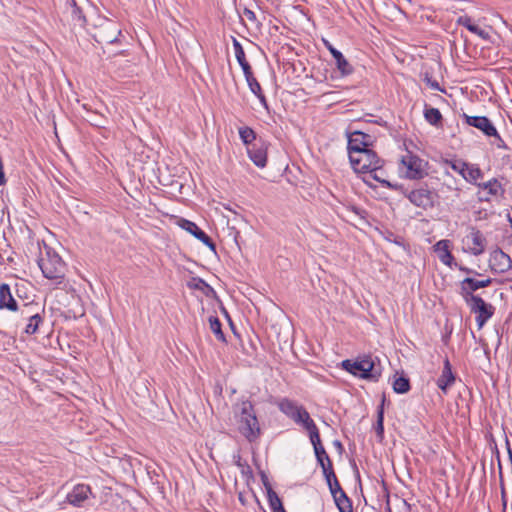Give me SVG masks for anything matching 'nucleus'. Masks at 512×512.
<instances>
[{
    "label": "nucleus",
    "mask_w": 512,
    "mask_h": 512,
    "mask_svg": "<svg viewBox=\"0 0 512 512\" xmlns=\"http://www.w3.org/2000/svg\"><path fill=\"white\" fill-rule=\"evenodd\" d=\"M37 263L45 278L55 280L58 284L62 282L65 277L66 264L53 248L44 245V250L40 251Z\"/></svg>",
    "instance_id": "nucleus-1"
},
{
    "label": "nucleus",
    "mask_w": 512,
    "mask_h": 512,
    "mask_svg": "<svg viewBox=\"0 0 512 512\" xmlns=\"http://www.w3.org/2000/svg\"><path fill=\"white\" fill-rule=\"evenodd\" d=\"M377 360L378 359L372 357V355H364L358 357L356 360L346 359L342 361L341 366L345 371L354 376L376 382L381 376L380 365H376Z\"/></svg>",
    "instance_id": "nucleus-2"
},
{
    "label": "nucleus",
    "mask_w": 512,
    "mask_h": 512,
    "mask_svg": "<svg viewBox=\"0 0 512 512\" xmlns=\"http://www.w3.org/2000/svg\"><path fill=\"white\" fill-rule=\"evenodd\" d=\"M397 191L404 195L411 204L423 210L432 209L438 196L427 183H419L412 188L405 187L402 184V189H397Z\"/></svg>",
    "instance_id": "nucleus-3"
},
{
    "label": "nucleus",
    "mask_w": 512,
    "mask_h": 512,
    "mask_svg": "<svg viewBox=\"0 0 512 512\" xmlns=\"http://www.w3.org/2000/svg\"><path fill=\"white\" fill-rule=\"evenodd\" d=\"M239 431L249 441H256L261 435L259 421L251 401L246 400L240 404Z\"/></svg>",
    "instance_id": "nucleus-4"
},
{
    "label": "nucleus",
    "mask_w": 512,
    "mask_h": 512,
    "mask_svg": "<svg viewBox=\"0 0 512 512\" xmlns=\"http://www.w3.org/2000/svg\"><path fill=\"white\" fill-rule=\"evenodd\" d=\"M465 124L478 129L485 137L491 139L490 143L498 149H508L504 139L499 134L494 123L486 116H470L466 113L461 115Z\"/></svg>",
    "instance_id": "nucleus-5"
},
{
    "label": "nucleus",
    "mask_w": 512,
    "mask_h": 512,
    "mask_svg": "<svg viewBox=\"0 0 512 512\" xmlns=\"http://www.w3.org/2000/svg\"><path fill=\"white\" fill-rule=\"evenodd\" d=\"M349 161L354 172L366 174L377 165H384L385 161L371 148L362 150L349 156Z\"/></svg>",
    "instance_id": "nucleus-6"
},
{
    "label": "nucleus",
    "mask_w": 512,
    "mask_h": 512,
    "mask_svg": "<svg viewBox=\"0 0 512 512\" xmlns=\"http://www.w3.org/2000/svg\"><path fill=\"white\" fill-rule=\"evenodd\" d=\"M401 164V171L404 173L403 176L407 179L421 180L427 176L425 170L427 163L411 152H408L402 157Z\"/></svg>",
    "instance_id": "nucleus-7"
},
{
    "label": "nucleus",
    "mask_w": 512,
    "mask_h": 512,
    "mask_svg": "<svg viewBox=\"0 0 512 512\" xmlns=\"http://www.w3.org/2000/svg\"><path fill=\"white\" fill-rule=\"evenodd\" d=\"M465 303L469 306L472 313L476 315V323L478 329H481L486 322L494 315L495 308L486 303L481 297H471L464 299Z\"/></svg>",
    "instance_id": "nucleus-8"
},
{
    "label": "nucleus",
    "mask_w": 512,
    "mask_h": 512,
    "mask_svg": "<svg viewBox=\"0 0 512 512\" xmlns=\"http://www.w3.org/2000/svg\"><path fill=\"white\" fill-rule=\"evenodd\" d=\"M323 476L334 499L336 507H340L352 502L351 499L347 496L346 492L342 489L333 467L328 465V467L323 472Z\"/></svg>",
    "instance_id": "nucleus-9"
},
{
    "label": "nucleus",
    "mask_w": 512,
    "mask_h": 512,
    "mask_svg": "<svg viewBox=\"0 0 512 512\" xmlns=\"http://www.w3.org/2000/svg\"><path fill=\"white\" fill-rule=\"evenodd\" d=\"M121 35V29L117 22L105 19L96 29L95 40L100 44H113L118 41Z\"/></svg>",
    "instance_id": "nucleus-10"
},
{
    "label": "nucleus",
    "mask_w": 512,
    "mask_h": 512,
    "mask_svg": "<svg viewBox=\"0 0 512 512\" xmlns=\"http://www.w3.org/2000/svg\"><path fill=\"white\" fill-rule=\"evenodd\" d=\"M464 251L474 256L481 255L485 251L487 240L483 233L476 227H471L469 234L463 240Z\"/></svg>",
    "instance_id": "nucleus-11"
},
{
    "label": "nucleus",
    "mask_w": 512,
    "mask_h": 512,
    "mask_svg": "<svg viewBox=\"0 0 512 512\" xmlns=\"http://www.w3.org/2000/svg\"><path fill=\"white\" fill-rule=\"evenodd\" d=\"M373 143V136L361 131H354L348 135V154L350 156L356 153H361L362 150L371 148Z\"/></svg>",
    "instance_id": "nucleus-12"
},
{
    "label": "nucleus",
    "mask_w": 512,
    "mask_h": 512,
    "mask_svg": "<svg viewBox=\"0 0 512 512\" xmlns=\"http://www.w3.org/2000/svg\"><path fill=\"white\" fill-rule=\"evenodd\" d=\"M177 224L180 228L201 241L211 251L216 252V244L196 223L185 218H179Z\"/></svg>",
    "instance_id": "nucleus-13"
},
{
    "label": "nucleus",
    "mask_w": 512,
    "mask_h": 512,
    "mask_svg": "<svg viewBox=\"0 0 512 512\" xmlns=\"http://www.w3.org/2000/svg\"><path fill=\"white\" fill-rule=\"evenodd\" d=\"M493 279L487 277L482 280L475 279L473 277L464 278L459 286H460V295L463 299H470L471 297H480L479 295H475L474 292L478 289L488 287L492 284Z\"/></svg>",
    "instance_id": "nucleus-14"
},
{
    "label": "nucleus",
    "mask_w": 512,
    "mask_h": 512,
    "mask_svg": "<svg viewBox=\"0 0 512 512\" xmlns=\"http://www.w3.org/2000/svg\"><path fill=\"white\" fill-rule=\"evenodd\" d=\"M511 266V258L501 249H495L490 253L489 267L492 272L502 274L507 272L511 268Z\"/></svg>",
    "instance_id": "nucleus-15"
},
{
    "label": "nucleus",
    "mask_w": 512,
    "mask_h": 512,
    "mask_svg": "<svg viewBox=\"0 0 512 512\" xmlns=\"http://www.w3.org/2000/svg\"><path fill=\"white\" fill-rule=\"evenodd\" d=\"M384 165H377L372 168L369 172H367L365 177H363V181L369 187H373L371 180L379 182L382 186L397 191V189H402V184L392 183L384 178L385 171L383 170Z\"/></svg>",
    "instance_id": "nucleus-16"
},
{
    "label": "nucleus",
    "mask_w": 512,
    "mask_h": 512,
    "mask_svg": "<svg viewBox=\"0 0 512 512\" xmlns=\"http://www.w3.org/2000/svg\"><path fill=\"white\" fill-rule=\"evenodd\" d=\"M267 149L268 144L262 139H258V141L247 147L248 156L257 167L263 168L266 166Z\"/></svg>",
    "instance_id": "nucleus-17"
},
{
    "label": "nucleus",
    "mask_w": 512,
    "mask_h": 512,
    "mask_svg": "<svg viewBox=\"0 0 512 512\" xmlns=\"http://www.w3.org/2000/svg\"><path fill=\"white\" fill-rule=\"evenodd\" d=\"M456 381V376L452 371V365L448 358H445L441 375L438 377L436 384L443 394H447L448 390Z\"/></svg>",
    "instance_id": "nucleus-18"
},
{
    "label": "nucleus",
    "mask_w": 512,
    "mask_h": 512,
    "mask_svg": "<svg viewBox=\"0 0 512 512\" xmlns=\"http://www.w3.org/2000/svg\"><path fill=\"white\" fill-rule=\"evenodd\" d=\"M19 304L11 292V287L7 283L0 284V310L17 312Z\"/></svg>",
    "instance_id": "nucleus-19"
},
{
    "label": "nucleus",
    "mask_w": 512,
    "mask_h": 512,
    "mask_svg": "<svg viewBox=\"0 0 512 512\" xmlns=\"http://www.w3.org/2000/svg\"><path fill=\"white\" fill-rule=\"evenodd\" d=\"M91 493V489L88 485L78 484L76 485L71 492L67 495L68 503L74 506H81L85 500H87L88 495Z\"/></svg>",
    "instance_id": "nucleus-20"
},
{
    "label": "nucleus",
    "mask_w": 512,
    "mask_h": 512,
    "mask_svg": "<svg viewBox=\"0 0 512 512\" xmlns=\"http://www.w3.org/2000/svg\"><path fill=\"white\" fill-rule=\"evenodd\" d=\"M435 252L438 254L440 261L449 266L453 267V263L455 262L454 256L450 252V241L449 240H440L434 245Z\"/></svg>",
    "instance_id": "nucleus-21"
},
{
    "label": "nucleus",
    "mask_w": 512,
    "mask_h": 512,
    "mask_svg": "<svg viewBox=\"0 0 512 512\" xmlns=\"http://www.w3.org/2000/svg\"><path fill=\"white\" fill-rule=\"evenodd\" d=\"M66 8L71 14L74 25L81 28L85 27L87 20L76 0H66Z\"/></svg>",
    "instance_id": "nucleus-22"
},
{
    "label": "nucleus",
    "mask_w": 512,
    "mask_h": 512,
    "mask_svg": "<svg viewBox=\"0 0 512 512\" xmlns=\"http://www.w3.org/2000/svg\"><path fill=\"white\" fill-rule=\"evenodd\" d=\"M262 480H263V484L267 490L268 502H269V506H270V509L272 510V512H286L283 507L281 499L279 498L277 493L273 490V488L271 487V485L265 475H263Z\"/></svg>",
    "instance_id": "nucleus-23"
},
{
    "label": "nucleus",
    "mask_w": 512,
    "mask_h": 512,
    "mask_svg": "<svg viewBox=\"0 0 512 512\" xmlns=\"http://www.w3.org/2000/svg\"><path fill=\"white\" fill-rule=\"evenodd\" d=\"M20 313L21 319L26 322L35 317L39 312H42V309L40 308L38 303L34 302H24L21 305H19L18 311Z\"/></svg>",
    "instance_id": "nucleus-24"
},
{
    "label": "nucleus",
    "mask_w": 512,
    "mask_h": 512,
    "mask_svg": "<svg viewBox=\"0 0 512 512\" xmlns=\"http://www.w3.org/2000/svg\"><path fill=\"white\" fill-rule=\"evenodd\" d=\"M279 410L293 421L296 419L297 413L302 408V405H298L296 402L284 398L279 402Z\"/></svg>",
    "instance_id": "nucleus-25"
},
{
    "label": "nucleus",
    "mask_w": 512,
    "mask_h": 512,
    "mask_svg": "<svg viewBox=\"0 0 512 512\" xmlns=\"http://www.w3.org/2000/svg\"><path fill=\"white\" fill-rule=\"evenodd\" d=\"M332 57L334 58L336 67L342 76H349L354 72L353 66L346 60L342 52L333 51Z\"/></svg>",
    "instance_id": "nucleus-26"
},
{
    "label": "nucleus",
    "mask_w": 512,
    "mask_h": 512,
    "mask_svg": "<svg viewBox=\"0 0 512 512\" xmlns=\"http://www.w3.org/2000/svg\"><path fill=\"white\" fill-rule=\"evenodd\" d=\"M233 47H234L235 57L237 59L238 64L241 66L243 73L246 74V73L252 71L251 65L246 60L243 46L236 38H233Z\"/></svg>",
    "instance_id": "nucleus-27"
},
{
    "label": "nucleus",
    "mask_w": 512,
    "mask_h": 512,
    "mask_svg": "<svg viewBox=\"0 0 512 512\" xmlns=\"http://www.w3.org/2000/svg\"><path fill=\"white\" fill-rule=\"evenodd\" d=\"M424 118L429 124L436 127L440 126L443 120L442 114L439 111V109L430 107L428 105H425L424 108Z\"/></svg>",
    "instance_id": "nucleus-28"
},
{
    "label": "nucleus",
    "mask_w": 512,
    "mask_h": 512,
    "mask_svg": "<svg viewBox=\"0 0 512 512\" xmlns=\"http://www.w3.org/2000/svg\"><path fill=\"white\" fill-rule=\"evenodd\" d=\"M478 187L487 191L490 196H498L504 192L502 184L496 179L492 178L491 180L477 184Z\"/></svg>",
    "instance_id": "nucleus-29"
},
{
    "label": "nucleus",
    "mask_w": 512,
    "mask_h": 512,
    "mask_svg": "<svg viewBox=\"0 0 512 512\" xmlns=\"http://www.w3.org/2000/svg\"><path fill=\"white\" fill-rule=\"evenodd\" d=\"M188 286L192 289L200 290L206 296H210L215 293L214 289L200 277L192 278L188 283Z\"/></svg>",
    "instance_id": "nucleus-30"
},
{
    "label": "nucleus",
    "mask_w": 512,
    "mask_h": 512,
    "mask_svg": "<svg viewBox=\"0 0 512 512\" xmlns=\"http://www.w3.org/2000/svg\"><path fill=\"white\" fill-rule=\"evenodd\" d=\"M44 308H42V312H39L35 317L30 319L29 321H26V325L24 328V332L28 335H33L38 332L39 326L44 321Z\"/></svg>",
    "instance_id": "nucleus-31"
},
{
    "label": "nucleus",
    "mask_w": 512,
    "mask_h": 512,
    "mask_svg": "<svg viewBox=\"0 0 512 512\" xmlns=\"http://www.w3.org/2000/svg\"><path fill=\"white\" fill-rule=\"evenodd\" d=\"M314 454L317 460L318 465L322 468V472L325 471V469L330 465V467H333V463L326 452L324 446L318 447L314 449Z\"/></svg>",
    "instance_id": "nucleus-32"
},
{
    "label": "nucleus",
    "mask_w": 512,
    "mask_h": 512,
    "mask_svg": "<svg viewBox=\"0 0 512 512\" xmlns=\"http://www.w3.org/2000/svg\"><path fill=\"white\" fill-rule=\"evenodd\" d=\"M208 320L210 329L215 334L216 338L223 343H227L225 334L222 331V324L220 319L217 316L212 315Z\"/></svg>",
    "instance_id": "nucleus-33"
},
{
    "label": "nucleus",
    "mask_w": 512,
    "mask_h": 512,
    "mask_svg": "<svg viewBox=\"0 0 512 512\" xmlns=\"http://www.w3.org/2000/svg\"><path fill=\"white\" fill-rule=\"evenodd\" d=\"M392 386L393 391L397 394H405L411 389L410 380L405 376L395 378Z\"/></svg>",
    "instance_id": "nucleus-34"
},
{
    "label": "nucleus",
    "mask_w": 512,
    "mask_h": 512,
    "mask_svg": "<svg viewBox=\"0 0 512 512\" xmlns=\"http://www.w3.org/2000/svg\"><path fill=\"white\" fill-rule=\"evenodd\" d=\"M239 136H240V139L242 140V142L248 147V146H251L254 142L258 141L257 138H256V133L255 131L248 127V126H244V127H240L239 128Z\"/></svg>",
    "instance_id": "nucleus-35"
},
{
    "label": "nucleus",
    "mask_w": 512,
    "mask_h": 512,
    "mask_svg": "<svg viewBox=\"0 0 512 512\" xmlns=\"http://www.w3.org/2000/svg\"><path fill=\"white\" fill-rule=\"evenodd\" d=\"M384 401L385 398L382 399L381 405L377 409V421L374 426L377 437L383 439L384 437Z\"/></svg>",
    "instance_id": "nucleus-36"
},
{
    "label": "nucleus",
    "mask_w": 512,
    "mask_h": 512,
    "mask_svg": "<svg viewBox=\"0 0 512 512\" xmlns=\"http://www.w3.org/2000/svg\"><path fill=\"white\" fill-rule=\"evenodd\" d=\"M483 177V173L478 166L467 165V170L463 178L470 183L476 184L477 180Z\"/></svg>",
    "instance_id": "nucleus-37"
},
{
    "label": "nucleus",
    "mask_w": 512,
    "mask_h": 512,
    "mask_svg": "<svg viewBox=\"0 0 512 512\" xmlns=\"http://www.w3.org/2000/svg\"><path fill=\"white\" fill-rule=\"evenodd\" d=\"M459 24L465 26L470 32L481 36L482 38H486L487 33L481 29L478 25L472 23L469 17H460L458 20Z\"/></svg>",
    "instance_id": "nucleus-38"
},
{
    "label": "nucleus",
    "mask_w": 512,
    "mask_h": 512,
    "mask_svg": "<svg viewBox=\"0 0 512 512\" xmlns=\"http://www.w3.org/2000/svg\"><path fill=\"white\" fill-rule=\"evenodd\" d=\"M306 430L309 433V438H310L311 444L313 446V449L323 446V444L321 442V438H320L319 429L315 423L310 424V426H308L306 428Z\"/></svg>",
    "instance_id": "nucleus-39"
},
{
    "label": "nucleus",
    "mask_w": 512,
    "mask_h": 512,
    "mask_svg": "<svg viewBox=\"0 0 512 512\" xmlns=\"http://www.w3.org/2000/svg\"><path fill=\"white\" fill-rule=\"evenodd\" d=\"M296 424L302 425L305 429L310 426V424H314L315 422L310 417L308 411L302 406L300 411L296 415V419L294 420Z\"/></svg>",
    "instance_id": "nucleus-40"
},
{
    "label": "nucleus",
    "mask_w": 512,
    "mask_h": 512,
    "mask_svg": "<svg viewBox=\"0 0 512 512\" xmlns=\"http://www.w3.org/2000/svg\"><path fill=\"white\" fill-rule=\"evenodd\" d=\"M244 76H245V79H246V82L248 84L250 91L254 95L260 94V92H262V88H261L260 83L254 77L253 71H250V72L244 74Z\"/></svg>",
    "instance_id": "nucleus-41"
},
{
    "label": "nucleus",
    "mask_w": 512,
    "mask_h": 512,
    "mask_svg": "<svg viewBox=\"0 0 512 512\" xmlns=\"http://www.w3.org/2000/svg\"><path fill=\"white\" fill-rule=\"evenodd\" d=\"M468 163L462 161V160H454L450 162V167L458 172L462 177L464 176L466 170H467Z\"/></svg>",
    "instance_id": "nucleus-42"
},
{
    "label": "nucleus",
    "mask_w": 512,
    "mask_h": 512,
    "mask_svg": "<svg viewBox=\"0 0 512 512\" xmlns=\"http://www.w3.org/2000/svg\"><path fill=\"white\" fill-rule=\"evenodd\" d=\"M346 210L354 213L355 216H357L358 218L363 219V220L365 219V216L367 214V212L364 209L357 207L355 205L346 206Z\"/></svg>",
    "instance_id": "nucleus-43"
},
{
    "label": "nucleus",
    "mask_w": 512,
    "mask_h": 512,
    "mask_svg": "<svg viewBox=\"0 0 512 512\" xmlns=\"http://www.w3.org/2000/svg\"><path fill=\"white\" fill-rule=\"evenodd\" d=\"M425 81H426L427 85H429L432 89H434V90H438V91H441V92H443V93H445V92H446L444 88H441V87H440V84H439V82H438L437 80L432 79V78H431V77H429V76H426V77H425Z\"/></svg>",
    "instance_id": "nucleus-44"
},
{
    "label": "nucleus",
    "mask_w": 512,
    "mask_h": 512,
    "mask_svg": "<svg viewBox=\"0 0 512 512\" xmlns=\"http://www.w3.org/2000/svg\"><path fill=\"white\" fill-rule=\"evenodd\" d=\"M453 266L457 267L460 271L466 273V274H472V275H476V276H480L481 274L479 272H477L476 270H473L471 268H468L466 266H463V265H459L458 263L454 262L453 263Z\"/></svg>",
    "instance_id": "nucleus-45"
},
{
    "label": "nucleus",
    "mask_w": 512,
    "mask_h": 512,
    "mask_svg": "<svg viewBox=\"0 0 512 512\" xmlns=\"http://www.w3.org/2000/svg\"><path fill=\"white\" fill-rule=\"evenodd\" d=\"M497 458H498V466H499V478H500L501 493H502V497L504 498L505 497V486H504L502 465H501L499 454L497 455Z\"/></svg>",
    "instance_id": "nucleus-46"
},
{
    "label": "nucleus",
    "mask_w": 512,
    "mask_h": 512,
    "mask_svg": "<svg viewBox=\"0 0 512 512\" xmlns=\"http://www.w3.org/2000/svg\"><path fill=\"white\" fill-rule=\"evenodd\" d=\"M243 15H244L248 20H250V21H252V22H255V21H256V15H255V13H254L252 10L248 9V8H244V10H243Z\"/></svg>",
    "instance_id": "nucleus-47"
},
{
    "label": "nucleus",
    "mask_w": 512,
    "mask_h": 512,
    "mask_svg": "<svg viewBox=\"0 0 512 512\" xmlns=\"http://www.w3.org/2000/svg\"><path fill=\"white\" fill-rule=\"evenodd\" d=\"M255 96L259 99V101L262 104V106L265 109H268V102H267V99H266L265 95L263 94V92H260V94L255 95Z\"/></svg>",
    "instance_id": "nucleus-48"
},
{
    "label": "nucleus",
    "mask_w": 512,
    "mask_h": 512,
    "mask_svg": "<svg viewBox=\"0 0 512 512\" xmlns=\"http://www.w3.org/2000/svg\"><path fill=\"white\" fill-rule=\"evenodd\" d=\"M339 512H353V506H352V502L348 503V504H345V505H342L340 507H337Z\"/></svg>",
    "instance_id": "nucleus-49"
},
{
    "label": "nucleus",
    "mask_w": 512,
    "mask_h": 512,
    "mask_svg": "<svg viewBox=\"0 0 512 512\" xmlns=\"http://www.w3.org/2000/svg\"><path fill=\"white\" fill-rule=\"evenodd\" d=\"M325 47L329 50V52L332 54L333 51H338L329 41L324 40Z\"/></svg>",
    "instance_id": "nucleus-50"
},
{
    "label": "nucleus",
    "mask_w": 512,
    "mask_h": 512,
    "mask_svg": "<svg viewBox=\"0 0 512 512\" xmlns=\"http://www.w3.org/2000/svg\"><path fill=\"white\" fill-rule=\"evenodd\" d=\"M333 445H334V446L339 450V452H340V453H341V452L343 451V449H344V448H343V445H342V443H341V441H339V440H335V441L333 442Z\"/></svg>",
    "instance_id": "nucleus-51"
},
{
    "label": "nucleus",
    "mask_w": 512,
    "mask_h": 512,
    "mask_svg": "<svg viewBox=\"0 0 512 512\" xmlns=\"http://www.w3.org/2000/svg\"><path fill=\"white\" fill-rule=\"evenodd\" d=\"M385 510H386V512H392V509L389 504H387Z\"/></svg>",
    "instance_id": "nucleus-52"
},
{
    "label": "nucleus",
    "mask_w": 512,
    "mask_h": 512,
    "mask_svg": "<svg viewBox=\"0 0 512 512\" xmlns=\"http://www.w3.org/2000/svg\"><path fill=\"white\" fill-rule=\"evenodd\" d=\"M237 465H238V466H240V465H241V463H240V458H239V459H238V461H237Z\"/></svg>",
    "instance_id": "nucleus-53"
},
{
    "label": "nucleus",
    "mask_w": 512,
    "mask_h": 512,
    "mask_svg": "<svg viewBox=\"0 0 512 512\" xmlns=\"http://www.w3.org/2000/svg\"><path fill=\"white\" fill-rule=\"evenodd\" d=\"M229 321H230V326L233 328V323H232V321H231L230 319H229Z\"/></svg>",
    "instance_id": "nucleus-54"
}]
</instances>
